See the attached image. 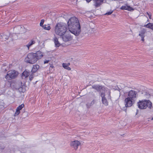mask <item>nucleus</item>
<instances>
[{
	"instance_id": "obj_1",
	"label": "nucleus",
	"mask_w": 153,
	"mask_h": 153,
	"mask_svg": "<svg viewBox=\"0 0 153 153\" xmlns=\"http://www.w3.org/2000/svg\"><path fill=\"white\" fill-rule=\"evenodd\" d=\"M69 31L75 36H78L81 32V26L78 19L76 17L71 18L67 22Z\"/></svg>"
},
{
	"instance_id": "obj_2",
	"label": "nucleus",
	"mask_w": 153,
	"mask_h": 153,
	"mask_svg": "<svg viewBox=\"0 0 153 153\" xmlns=\"http://www.w3.org/2000/svg\"><path fill=\"white\" fill-rule=\"evenodd\" d=\"M43 56V53L39 51L36 53H30L28 54L25 59V61L27 63L33 64L36 62Z\"/></svg>"
},
{
	"instance_id": "obj_3",
	"label": "nucleus",
	"mask_w": 153,
	"mask_h": 153,
	"mask_svg": "<svg viewBox=\"0 0 153 153\" xmlns=\"http://www.w3.org/2000/svg\"><path fill=\"white\" fill-rule=\"evenodd\" d=\"M68 30L66 24L59 22L56 24L54 28V33L56 35L62 36H63Z\"/></svg>"
},
{
	"instance_id": "obj_4",
	"label": "nucleus",
	"mask_w": 153,
	"mask_h": 153,
	"mask_svg": "<svg viewBox=\"0 0 153 153\" xmlns=\"http://www.w3.org/2000/svg\"><path fill=\"white\" fill-rule=\"evenodd\" d=\"M138 108L140 109H145L147 107L152 108V103L149 100H139L137 103Z\"/></svg>"
},
{
	"instance_id": "obj_5",
	"label": "nucleus",
	"mask_w": 153,
	"mask_h": 153,
	"mask_svg": "<svg viewBox=\"0 0 153 153\" xmlns=\"http://www.w3.org/2000/svg\"><path fill=\"white\" fill-rule=\"evenodd\" d=\"M18 75V72L15 70H11L7 72L5 78L7 80H11L16 78Z\"/></svg>"
},
{
	"instance_id": "obj_6",
	"label": "nucleus",
	"mask_w": 153,
	"mask_h": 153,
	"mask_svg": "<svg viewBox=\"0 0 153 153\" xmlns=\"http://www.w3.org/2000/svg\"><path fill=\"white\" fill-rule=\"evenodd\" d=\"M137 92L133 90L130 91L128 93L127 97L130 98L131 100L136 101L137 98Z\"/></svg>"
},
{
	"instance_id": "obj_7",
	"label": "nucleus",
	"mask_w": 153,
	"mask_h": 153,
	"mask_svg": "<svg viewBox=\"0 0 153 153\" xmlns=\"http://www.w3.org/2000/svg\"><path fill=\"white\" fill-rule=\"evenodd\" d=\"M135 101L127 97L124 100L125 106L126 107H131L134 103Z\"/></svg>"
},
{
	"instance_id": "obj_8",
	"label": "nucleus",
	"mask_w": 153,
	"mask_h": 153,
	"mask_svg": "<svg viewBox=\"0 0 153 153\" xmlns=\"http://www.w3.org/2000/svg\"><path fill=\"white\" fill-rule=\"evenodd\" d=\"M80 143L78 140L72 141L71 143V146L73 147L75 150L77 149L78 146L80 145Z\"/></svg>"
},
{
	"instance_id": "obj_9",
	"label": "nucleus",
	"mask_w": 153,
	"mask_h": 153,
	"mask_svg": "<svg viewBox=\"0 0 153 153\" xmlns=\"http://www.w3.org/2000/svg\"><path fill=\"white\" fill-rule=\"evenodd\" d=\"M104 0H93L94 6L95 8L100 7L103 3Z\"/></svg>"
},
{
	"instance_id": "obj_10",
	"label": "nucleus",
	"mask_w": 153,
	"mask_h": 153,
	"mask_svg": "<svg viewBox=\"0 0 153 153\" xmlns=\"http://www.w3.org/2000/svg\"><path fill=\"white\" fill-rule=\"evenodd\" d=\"M62 39L65 42H67L73 39V37L69 34H66L62 36Z\"/></svg>"
},
{
	"instance_id": "obj_11",
	"label": "nucleus",
	"mask_w": 153,
	"mask_h": 153,
	"mask_svg": "<svg viewBox=\"0 0 153 153\" xmlns=\"http://www.w3.org/2000/svg\"><path fill=\"white\" fill-rule=\"evenodd\" d=\"M24 104L23 103L20 105H19L16 108V111L14 114V116H18L20 113V111L22 110L24 107Z\"/></svg>"
},
{
	"instance_id": "obj_12",
	"label": "nucleus",
	"mask_w": 153,
	"mask_h": 153,
	"mask_svg": "<svg viewBox=\"0 0 153 153\" xmlns=\"http://www.w3.org/2000/svg\"><path fill=\"white\" fill-rule=\"evenodd\" d=\"M9 37L7 35H5L4 33H1L0 36V39L1 41H5L8 39Z\"/></svg>"
},
{
	"instance_id": "obj_13",
	"label": "nucleus",
	"mask_w": 153,
	"mask_h": 153,
	"mask_svg": "<svg viewBox=\"0 0 153 153\" xmlns=\"http://www.w3.org/2000/svg\"><path fill=\"white\" fill-rule=\"evenodd\" d=\"M30 75L29 72L26 71V70L25 71L22 73V79L25 78L27 77Z\"/></svg>"
},
{
	"instance_id": "obj_14",
	"label": "nucleus",
	"mask_w": 153,
	"mask_h": 153,
	"mask_svg": "<svg viewBox=\"0 0 153 153\" xmlns=\"http://www.w3.org/2000/svg\"><path fill=\"white\" fill-rule=\"evenodd\" d=\"M62 65L63 67L65 69L68 71H70L71 70V68L69 67V66L70 65V63H63Z\"/></svg>"
},
{
	"instance_id": "obj_15",
	"label": "nucleus",
	"mask_w": 153,
	"mask_h": 153,
	"mask_svg": "<svg viewBox=\"0 0 153 153\" xmlns=\"http://www.w3.org/2000/svg\"><path fill=\"white\" fill-rule=\"evenodd\" d=\"M54 42L55 44V46L56 47H58L60 45V44L59 42L58 39L56 37H55L53 39Z\"/></svg>"
},
{
	"instance_id": "obj_16",
	"label": "nucleus",
	"mask_w": 153,
	"mask_h": 153,
	"mask_svg": "<svg viewBox=\"0 0 153 153\" xmlns=\"http://www.w3.org/2000/svg\"><path fill=\"white\" fill-rule=\"evenodd\" d=\"M92 88L98 91H100L102 88V86L99 85H94Z\"/></svg>"
},
{
	"instance_id": "obj_17",
	"label": "nucleus",
	"mask_w": 153,
	"mask_h": 153,
	"mask_svg": "<svg viewBox=\"0 0 153 153\" xmlns=\"http://www.w3.org/2000/svg\"><path fill=\"white\" fill-rule=\"evenodd\" d=\"M39 65H34L32 69V71L33 73L35 72L39 68Z\"/></svg>"
},
{
	"instance_id": "obj_18",
	"label": "nucleus",
	"mask_w": 153,
	"mask_h": 153,
	"mask_svg": "<svg viewBox=\"0 0 153 153\" xmlns=\"http://www.w3.org/2000/svg\"><path fill=\"white\" fill-rule=\"evenodd\" d=\"M144 27L153 30V23H149L147 24L144 25Z\"/></svg>"
},
{
	"instance_id": "obj_19",
	"label": "nucleus",
	"mask_w": 153,
	"mask_h": 153,
	"mask_svg": "<svg viewBox=\"0 0 153 153\" xmlns=\"http://www.w3.org/2000/svg\"><path fill=\"white\" fill-rule=\"evenodd\" d=\"M35 43V41L33 39H32L30 40V42L26 45V46L28 50H29L30 47L33 44Z\"/></svg>"
},
{
	"instance_id": "obj_20",
	"label": "nucleus",
	"mask_w": 153,
	"mask_h": 153,
	"mask_svg": "<svg viewBox=\"0 0 153 153\" xmlns=\"http://www.w3.org/2000/svg\"><path fill=\"white\" fill-rule=\"evenodd\" d=\"M146 32V30L145 29H142L140 32L139 36L141 37L145 36V34Z\"/></svg>"
},
{
	"instance_id": "obj_21",
	"label": "nucleus",
	"mask_w": 153,
	"mask_h": 153,
	"mask_svg": "<svg viewBox=\"0 0 153 153\" xmlns=\"http://www.w3.org/2000/svg\"><path fill=\"white\" fill-rule=\"evenodd\" d=\"M43 28L44 29L47 30H50L51 29V27L50 25H44L43 26Z\"/></svg>"
},
{
	"instance_id": "obj_22",
	"label": "nucleus",
	"mask_w": 153,
	"mask_h": 153,
	"mask_svg": "<svg viewBox=\"0 0 153 153\" xmlns=\"http://www.w3.org/2000/svg\"><path fill=\"white\" fill-rule=\"evenodd\" d=\"M102 103L105 105V106H107L108 103L107 101V99L105 98H103L102 99Z\"/></svg>"
},
{
	"instance_id": "obj_23",
	"label": "nucleus",
	"mask_w": 153,
	"mask_h": 153,
	"mask_svg": "<svg viewBox=\"0 0 153 153\" xmlns=\"http://www.w3.org/2000/svg\"><path fill=\"white\" fill-rule=\"evenodd\" d=\"M134 10V9L132 7H131L130 6L127 5L126 10L131 11V10Z\"/></svg>"
},
{
	"instance_id": "obj_24",
	"label": "nucleus",
	"mask_w": 153,
	"mask_h": 153,
	"mask_svg": "<svg viewBox=\"0 0 153 153\" xmlns=\"http://www.w3.org/2000/svg\"><path fill=\"white\" fill-rule=\"evenodd\" d=\"M44 22V20L43 19H42L41 20V22L40 23V26L43 27V24Z\"/></svg>"
},
{
	"instance_id": "obj_25",
	"label": "nucleus",
	"mask_w": 153,
	"mask_h": 153,
	"mask_svg": "<svg viewBox=\"0 0 153 153\" xmlns=\"http://www.w3.org/2000/svg\"><path fill=\"white\" fill-rule=\"evenodd\" d=\"M127 5L122 6L120 7V9L122 10H126L127 9Z\"/></svg>"
},
{
	"instance_id": "obj_26",
	"label": "nucleus",
	"mask_w": 153,
	"mask_h": 153,
	"mask_svg": "<svg viewBox=\"0 0 153 153\" xmlns=\"http://www.w3.org/2000/svg\"><path fill=\"white\" fill-rule=\"evenodd\" d=\"M146 13L149 16V18L150 19H152V13L150 12H147Z\"/></svg>"
},
{
	"instance_id": "obj_27",
	"label": "nucleus",
	"mask_w": 153,
	"mask_h": 153,
	"mask_svg": "<svg viewBox=\"0 0 153 153\" xmlns=\"http://www.w3.org/2000/svg\"><path fill=\"white\" fill-rule=\"evenodd\" d=\"M101 96L102 97V99L103 98H105V93H101Z\"/></svg>"
},
{
	"instance_id": "obj_28",
	"label": "nucleus",
	"mask_w": 153,
	"mask_h": 153,
	"mask_svg": "<svg viewBox=\"0 0 153 153\" xmlns=\"http://www.w3.org/2000/svg\"><path fill=\"white\" fill-rule=\"evenodd\" d=\"M33 78V74H31L30 75L29 77V79L30 81H31Z\"/></svg>"
},
{
	"instance_id": "obj_29",
	"label": "nucleus",
	"mask_w": 153,
	"mask_h": 153,
	"mask_svg": "<svg viewBox=\"0 0 153 153\" xmlns=\"http://www.w3.org/2000/svg\"><path fill=\"white\" fill-rule=\"evenodd\" d=\"M112 13H113V11H109V12H107L105 14V15H110Z\"/></svg>"
},
{
	"instance_id": "obj_30",
	"label": "nucleus",
	"mask_w": 153,
	"mask_h": 153,
	"mask_svg": "<svg viewBox=\"0 0 153 153\" xmlns=\"http://www.w3.org/2000/svg\"><path fill=\"white\" fill-rule=\"evenodd\" d=\"M49 62V60H45L44 62V64H46V63H48Z\"/></svg>"
},
{
	"instance_id": "obj_31",
	"label": "nucleus",
	"mask_w": 153,
	"mask_h": 153,
	"mask_svg": "<svg viewBox=\"0 0 153 153\" xmlns=\"http://www.w3.org/2000/svg\"><path fill=\"white\" fill-rule=\"evenodd\" d=\"M145 36H143V37H141V38H142V40L143 41H144V37Z\"/></svg>"
},
{
	"instance_id": "obj_32",
	"label": "nucleus",
	"mask_w": 153,
	"mask_h": 153,
	"mask_svg": "<svg viewBox=\"0 0 153 153\" xmlns=\"http://www.w3.org/2000/svg\"><path fill=\"white\" fill-rule=\"evenodd\" d=\"M50 67L52 68H53L54 67L52 65L50 66Z\"/></svg>"
},
{
	"instance_id": "obj_33",
	"label": "nucleus",
	"mask_w": 153,
	"mask_h": 153,
	"mask_svg": "<svg viewBox=\"0 0 153 153\" xmlns=\"http://www.w3.org/2000/svg\"><path fill=\"white\" fill-rule=\"evenodd\" d=\"M146 95L147 96H150V94L149 93H148V94H147Z\"/></svg>"
},
{
	"instance_id": "obj_34",
	"label": "nucleus",
	"mask_w": 153,
	"mask_h": 153,
	"mask_svg": "<svg viewBox=\"0 0 153 153\" xmlns=\"http://www.w3.org/2000/svg\"><path fill=\"white\" fill-rule=\"evenodd\" d=\"M149 19H148L147 20V22H149Z\"/></svg>"
},
{
	"instance_id": "obj_35",
	"label": "nucleus",
	"mask_w": 153,
	"mask_h": 153,
	"mask_svg": "<svg viewBox=\"0 0 153 153\" xmlns=\"http://www.w3.org/2000/svg\"><path fill=\"white\" fill-rule=\"evenodd\" d=\"M152 120H153V117H152Z\"/></svg>"
}]
</instances>
